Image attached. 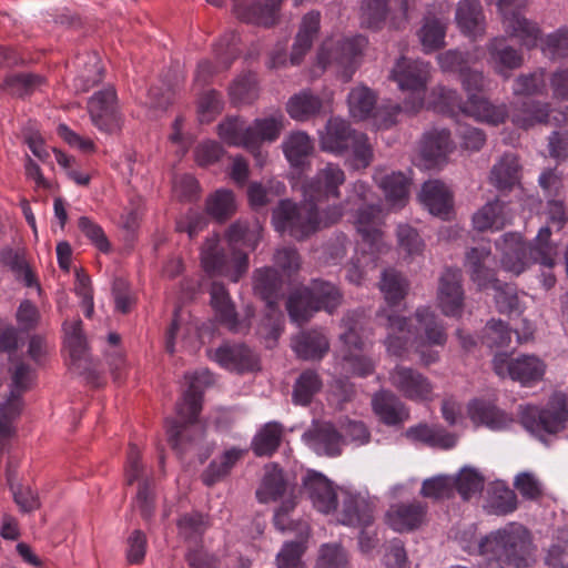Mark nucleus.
<instances>
[{"instance_id": "obj_1", "label": "nucleus", "mask_w": 568, "mask_h": 568, "mask_svg": "<svg viewBox=\"0 0 568 568\" xmlns=\"http://www.w3.org/2000/svg\"><path fill=\"white\" fill-rule=\"evenodd\" d=\"M379 288L388 305L383 308L378 316L385 317L387 336L385 346L388 354L396 357H405L408 348L414 347L419 354L424 365H430L438 359L437 352L426 351L430 346H443L447 335L436 314L427 306L416 310V326L408 323V318L394 314L393 307L397 306L406 296L408 291L407 280L393 268L382 273Z\"/></svg>"}, {"instance_id": "obj_2", "label": "nucleus", "mask_w": 568, "mask_h": 568, "mask_svg": "<svg viewBox=\"0 0 568 568\" xmlns=\"http://www.w3.org/2000/svg\"><path fill=\"white\" fill-rule=\"evenodd\" d=\"M231 254L221 246L220 235L209 236L200 251L203 271L210 276H225L236 283L248 270V254L242 248L254 251L261 239L262 227L257 222L236 221L225 233Z\"/></svg>"}, {"instance_id": "obj_3", "label": "nucleus", "mask_w": 568, "mask_h": 568, "mask_svg": "<svg viewBox=\"0 0 568 568\" xmlns=\"http://www.w3.org/2000/svg\"><path fill=\"white\" fill-rule=\"evenodd\" d=\"M468 552L477 551L485 557L503 560L514 568H528L536 561L537 547L531 532L521 524L509 523L490 531L474 547L465 546Z\"/></svg>"}, {"instance_id": "obj_4", "label": "nucleus", "mask_w": 568, "mask_h": 568, "mask_svg": "<svg viewBox=\"0 0 568 568\" xmlns=\"http://www.w3.org/2000/svg\"><path fill=\"white\" fill-rule=\"evenodd\" d=\"M317 203L303 202L297 205L290 200H282L272 214L274 229L282 234L287 233L296 240H303L341 221L348 207L345 202H341L320 210Z\"/></svg>"}, {"instance_id": "obj_5", "label": "nucleus", "mask_w": 568, "mask_h": 568, "mask_svg": "<svg viewBox=\"0 0 568 568\" xmlns=\"http://www.w3.org/2000/svg\"><path fill=\"white\" fill-rule=\"evenodd\" d=\"M185 378L189 381V388L178 404V415L183 423L174 419L165 422L169 442L179 454L204 436V428L196 423V418L202 409L203 389L213 382L212 374L207 369L185 375Z\"/></svg>"}, {"instance_id": "obj_6", "label": "nucleus", "mask_w": 568, "mask_h": 568, "mask_svg": "<svg viewBox=\"0 0 568 568\" xmlns=\"http://www.w3.org/2000/svg\"><path fill=\"white\" fill-rule=\"evenodd\" d=\"M489 246L473 247L466 254L465 266L469 273L470 280L479 290L491 287L495 290V302L497 310L509 316L520 315L523 306L517 294L516 287L508 283H500L496 278L495 270L491 268L493 261Z\"/></svg>"}, {"instance_id": "obj_7", "label": "nucleus", "mask_w": 568, "mask_h": 568, "mask_svg": "<svg viewBox=\"0 0 568 568\" xmlns=\"http://www.w3.org/2000/svg\"><path fill=\"white\" fill-rule=\"evenodd\" d=\"M322 151L334 155H349L353 168L362 169L371 164L373 149L366 134L355 131L342 118H331L320 132Z\"/></svg>"}, {"instance_id": "obj_8", "label": "nucleus", "mask_w": 568, "mask_h": 568, "mask_svg": "<svg viewBox=\"0 0 568 568\" xmlns=\"http://www.w3.org/2000/svg\"><path fill=\"white\" fill-rule=\"evenodd\" d=\"M429 103L439 112L462 113L490 125L501 124L508 116L506 104L495 105L487 99L475 94L469 95L467 101H463L456 90L444 85L433 88Z\"/></svg>"}, {"instance_id": "obj_9", "label": "nucleus", "mask_w": 568, "mask_h": 568, "mask_svg": "<svg viewBox=\"0 0 568 568\" xmlns=\"http://www.w3.org/2000/svg\"><path fill=\"white\" fill-rule=\"evenodd\" d=\"M365 324L366 316L363 311L345 314L341 324L344 332L339 335V345L336 349V359L342 363L343 369L359 377L368 376L375 369V363L364 353L362 333Z\"/></svg>"}, {"instance_id": "obj_10", "label": "nucleus", "mask_w": 568, "mask_h": 568, "mask_svg": "<svg viewBox=\"0 0 568 568\" xmlns=\"http://www.w3.org/2000/svg\"><path fill=\"white\" fill-rule=\"evenodd\" d=\"M371 189L367 183L356 181L345 199V204L361 205L354 215L353 223L362 236L364 243L369 245L373 253L383 254L389 247L383 241L381 225L383 222V211L379 205H366L369 200Z\"/></svg>"}, {"instance_id": "obj_11", "label": "nucleus", "mask_w": 568, "mask_h": 568, "mask_svg": "<svg viewBox=\"0 0 568 568\" xmlns=\"http://www.w3.org/2000/svg\"><path fill=\"white\" fill-rule=\"evenodd\" d=\"M389 79L397 84L398 90L407 93L404 100L405 110L417 112L425 104L432 65L420 59L400 57L390 70Z\"/></svg>"}, {"instance_id": "obj_12", "label": "nucleus", "mask_w": 568, "mask_h": 568, "mask_svg": "<svg viewBox=\"0 0 568 568\" xmlns=\"http://www.w3.org/2000/svg\"><path fill=\"white\" fill-rule=\"evenodd\" d=\"M341 300L342 295L335 285L316 280L311 287L295 290L287 300L286 308L291 320L302 325L320 310L333 313Z\"/></svg>"}, {"instance_id": "obj_13", "label": "nucleus", "mask_w": 568, "mask_h": 568, "mask_svg": "<svg viewBox=\"0 0 568 568\" xmlns=\"http://www.w3.org/2000/svg\"><path fill=\"white\" fill-rule=\"evenodd\" d=\"M349 115L355 121H369L376 130H387L396 124L402 112L398 103L377 104L376 93L366 85L353 88L347 97Z\"/></svg>"}, {"instance_id": "obj_14", "label": "nucleus", "mask_w": 568, "mask_h": 568, "mask_svg": "<svg viewBox=\"0 0 568 568\" xmlns=\"http://www.w3.org/2000/svg\"><path fill=\"white\" fill-rule=\"evenodd\" d=\"M281 280L273 267H262L253 274V288L267 307L266 317L261 326L260 333L267 341V347H272L283 331L284 316L278 308V291Z\"/></svg>"}, {"instance_id": "obj_15", "label": "nucleus", "mask_w": 568, "mask_h": 568, "mask_svg": "<svg viewBox=\"0 0 568 568\" xmlns=\"http://www.w3.org/2000/svg\"><path fill=\"white\" fill-rule=\"evenodd\" d=\"M519 418L528 433L545 442L547 435L565 428L568 420L566 397L564 394H555L541 408L532 405L520 407Z\"/></svg>"}, {"instance_id": "obj_16", "label": "nucleus", "mask_w": 568, "mask_h": 568, "mask_svg": "<svg viewBox=\"0 0 568 568\" xmlns=\"http://www.w3.org/2000/svg\"><path fill=\"white\" fill-rule=\"evenodd\" d=\"M10 373V392L0 405V440L13 433L12 423L20 415L22 394L31 388L36 377L34 371L21 361L12 365Z\"/></svg>"}, {"instance_id": "obj_17", "label": "nucleus", "mask_w": 568, "mask_h": 568, "mask_svg": "<svg viewBox=\"0 0 568 568\" xmlns=\"http://www.w3.org/2000/svg\"><path fill=\"white\" fill-rule=\"evenodd\" d=\"M498 11L506 33L517 39L523 47L530 50L537 44L540 28L537 22L527 19L521 10L527 7V0H498Z\"/></svg>"}, {"instance_id": "obj_18", "label": "nucleus", "mask_w": 568, "mask_h": 568, "mask_svg": "<svg viewBox=\"0 0 568 568\" xmlns=\"http://www.w3.org/2000/svg\"><path fill=\"white\" fill-rule=\"evenodd\" d=\"M88 112L92 124L102 133L121 132L124 118L118 104L116 92L108 87L95 92L88 101Z\"/></svg>"}, {"instance_id": "obj_19", "label": "nucleus", "mask_w": 568, "mask_h": 568, "mask_svg": "<svg viewBox=\"0 0 568 568\" xmlns=\"http://www.w3.org/2000/svg\"><path fill=\"white\" fill-rule=\"evenodd\" d=\"M366 44L367 40L363 36L336 40L328 38L324 40L317 52V63L322 69H325L328 64L336 63L352 73Z\"/></svg>"}, {"instance_id": "obj_20", "label": "nucleus", "mask_w": 568, "mask_h": 568, "mask_svg": "<svg viewBox=\"0 0 568 568\" xmlns=\"http://www.w3.org/2000/svg\"><path fill=\"white\" fill-rule=\"evenodd\" d=\"M346 180L343 169L332 162L316 171L302 186L303 202H325L341 196L339 187Z\"/></svg>"}, {"instance_id": "obj_21", "label": "nucleus", "mask_w": 568, "mask_h": 568, "mask_svg": "<svg viewBox=\"0 0 568 568\" xmlns=\"http://www.w3.org/2000/svg\"><path fill=\"white\" fill-rule=\"evenodd\" d=\"M493 366L498 376L503 378L508 376L524 386L540 381L546 372V364L535 355L509 358L506 354H497Z\"/></svg>"}, {"instance_id": "obj_22", "label": "nucleus", "mask_w": 568, "mask_h": 568, "mask_svg": "<svg viewBox=\"0 0 568 568\" xmlns=\"http://www.w3.org/2000/svg\"><path fill=\"white\" fill-rule=\"evenodd\" d=\"M389 382L409 400L423 403L434 399L433 383L417 369L397 365L389 372Z\"/></svg>"}, {"instance_id": "obj_23", "label": "nucleus", "mask_w": 568, "mask_h": 568, "mask_svg": "<svg viewBox=\"0 0 568 568\" xmlns=\"http://www.w3.org/2000/svg\"><path fill=\"white\" fill-rule=\"evenodd\" d=\"M141 454L136 445L130 444L126 465H125V480L128 485L139 483V488L135 497V505L140 509L144 518H149L154 509V493L152 489V479L144 476V468L140 463Z\"/></svg>"}, {"instance_id": "obj_24", "label": "nucleus", "mask_w": 568, "mask_h": 568, "mask_svg": "<svg viewBox=\"0 0 568 568\" xmlns=\"http://www.w3.org/2000/svg\"><path fill=\"white\" fill-rule=\"evenodd\" d=\"M428 507L422 500L400 501L389 506L385 524L396 532H410L427 523Z\"/></svg>"}, {"instance_id": "obj_25", "label": "nucleus", "mask_w": 568, "mask_h": 568, "mask_svg": "<svg viewBox=\"0 0 568 568\" xmlns=\"http://www.w3.org/2000/svg\"><path fill=\"white\" fill-rule=\"evenodd\" d=\"M463 272L458 267H447L439 277L437 304L443 314L460 317L464 310Z\"/></svg>"}, {"instance_id": "obj_26", "label": "nucleus", "mask_w": 568, "mask_h": 568, "mask_svg": "<svg viewBox=\"0 0 568 568\" xmlns=\"http://www.w3.org/2000/svg\"><path fill=\"white\" fill-rule=\"evenodd\" d=\"M237 42L239 36L235 32L225 34L213 49L216 63L201 61L195 72V82L205 84L215 73L227 70L240 52Z\"/></svg>"}, {"instance_id": "obj_27", "label": "nucleus", "mask_w": 568, "mask_h": 568, "mask_svg": "<svg viewBox=\"0 0 568 568\" xmlns=\"http://www.w3.org/2000/svg\"><path fill=\"white\" fill-rule=\"evenodd\" d=\"M450 132L446 129L427 131L419 146L420 163L424 169H438L446 163L447 155L453 151Z\"/></svg>"}, {"instance_id": "obj_28", "label": "nucleus", "mask_w": 568, "mask_h": 568, "mask_svg": "<svg viewBox=\"0 0 568 568\" xmlns=\"http://www.w3.org/2000/svg\"><path fill=\"white\" fill-rule=\"evenodd\" d=\"M375 503L362 494L344 491L337 521L349 527H369L374 523Z\"/></svg>"}, {"instance_id": "obj_29", "label": "nucleus", "mask_w": 568, "mask_h": 568, "mask_svg": "<svg viewBox=\"0 0 568 568\" xmlns=\"http://www.w3.org/2000/svg\"><path fill=\"white\" fill-rule=\"evenodd\" d=\"M496 248L500 252L501 267L508 273L519 275L531 265L520 233H505L496 242Z\"/></svg>"}, {"instance_id": "obj_30", "label": "nucleus", "mask_w": 568, "mask_h": 568, "mask_svg": "<svg viewBox=\"0 0 568 568\" xmlns=\"http://www.w3.org/2000/svg\"><path fill=\"white\" fill-rule=\"evenodd\" d=\"M284 129V115L280 112L264 118H256L250 123L251 153L254 155L257 165L262 166L266 155L261 151L263 143L275 142Z\"/></svg>"}, {"instance_id": "obj_31", "label": "nucleus", "mask_w": 568, "mask_h": 568, "mask_svg": "<svg viewBox=\"0 0 568 568\" xmlns=\"http://www.w3.org/2000/svg\"><path fill=\"white\" fill-rule=\"evenodd\" d=\"M64 348L69 354L70 367L78 374L91 372L87 342L82 333L81 320L65 321L63 324Z\"/></svg>"}, {"instance_id": "obj_32", "label": "nucleus", "mask_w": 568, "mask_h": 568, "mask_svg": "<svg viewBox=\"0 0 568 568\" xmlns=\"http://www.w3.org/2000/svg\"><path fill=\"white\" fill-rule=\"evenodd\" d=\"M211 306L216 320L233 333H241L248 328L246 318L240 320L231 296L221 283L214 282L210 288Z\"/></svg>"}, {"instance_id": "obj_33", "label": "nucleus", "mask_w": 568, "mask_h": 568, "mask_svg": "<svg viewBox=\"0 0 568 568\" xmlns=\"http://www.w3.org/2000/svg\"><path fill=\"white\" fill-rule=\"evenodd\" d=\"M303 487L314 508L323 514L336 510L337 494L333 483L323 474L310 470L303 478Z\"/></svg>"}, {"instance_id": "obj_34", "label": "nucleus", "mask_w": 568, "mask_h": 568, "mask_svg": "<svg viewBox=\"0 0 568 568\" xmlns=\"http://www.w3.org/2000/svg\"><path fill=\"white\" fill-rule=\"evenodd\" d=\"M418 199L430 214L443 220L449 219L454 207L453 193L442 181H426L422 186Z\"/></svg>"}, {"instance_id": "obj_35", "label": "nucleus", "mask_w": 568, "mask_h": 568, "mask_svg": "<svg viewBox=\"0 0 568 568\" xmlns=\"http://www.w3.org/2000/svg\"><path fill=\"white\" fill-rule=\"evenodd\" d=\"M213 359L222 367L239 373L254 371L258 362L256 355L243 344H223L215 349Z\"/></svg>"}, {"instance_id": "obj_36", "label": "nucleus", "mask_w": 568, "mask_h": 568, "mask_svg": "<svg viewBox=\"0 0 568 568\" xmlns=\"http://www.w3.org/2000/svg\"><path fill=\"white\" fill-rule=\"evenodd\" d=\"M455 22L463 34L476 40L486 32V19L478 0H462L455 13Z\"/></svg>"}, {"instance_id": "obj_37", "label": "nucleus", "mask_w": 568, "mask_h": 568, "mask_svg": "<svg viewBox=\"0 0 568 568\" xmlns=\"http://www.w3.org/2000/svg\"><path fill=\"white\" fill-rule=\"evenodd\" d=\"M282 1L283 0H266L265 3L258 1L236 2L234 4V13L244 22L271 27L277 20Z\"/></svg>"}, {"instance_id": "obj_38", "label": "nucleus", "mask_w": 568, "mask_h": 568, "mask_svg": "<svg viewBox=\"0 0 568 568\" xmlns=\"http://www.w3.org/2000/svg\"><path fill=\"white\" fill-rule=\"evenodd\" d=\"M373 410L376 416L388 426H396L409 418L405 404L392 392L381 390L373 396Z\"/></svg>"}, {"instance_id": "obj_39", "label": "nucleus", "mask_w": 568, "mask_h": 568, "mask_svg": "<svg viewBox=\"0 0 568 568\" xmlns=\"http://www.w3.org/2000/svg\"><path fill=\"white\" fill-rule=\"evenodd\" d=\"M303 438L317 455L336 456L341 453L343 437L329 423L315 425Z\"/></svg>"}, {"instance_id": "obj_40", "label": "nucleus", "mask_w": 568, "mask_h": 568, "mask_svg": "<svg viewBox=\"0 0 568 568\" xmlns=\"http://www.w3.org/2000/svg\"><path fill=\"white\" fill-rule=\"evenodd\" d=\"M296 356L304 361H321L329 351V341L321 329L301 332L292 339Z\"/></svg>"}, {"instance_id": "obj_41", "label": "nucleus", "mask_w": 568, "mask_h": 568, "mask_svg": "<svg viewBox=\"0 0 568 568\" xmlns=\"http://www.w3.org/2000/svg\"><path fill=\"white\" fill-rule=\"evenodd\" d=\"M550 111L548 102L528 100L513 104L510 119L517 128L529 130L538 124H547Z\"/></svg>"}, {"instance_id": "obj_42", "label": "nucleus", "mask_w": 568, "mask_h": 568, "mask_svg": "<svg viewBox=\"0 0 568 568\" xmlns=\"http://www.w3.org/2000/svg\"><path fill=\"white\" fill-rule=\"evenodd\" d=\"M520 171L518 156L514 153H505L493 165L489 182L500 192L510 191L520 184Z\"/></svg>"}, {"instance_id": "obj_43", "label": "nucleus", "mask_w": 568, "mask_h": 568, "mask_svg": "<svg viewBox=\"0 0 568 568\" xmlns=\"http://www.w3.org/2000/svg\"><path fill=\"white\" fill-rule=\"evenodd\" d=\"M489 52V61L495 71L504 77L509 78V71L518 69L524 63V57L520 51L505 44L504 38H494L487 44Z\"/></svg>"}, {"instance_id": "obj_44", "label": "nucleus", "mask_w": 568, "mask_h": 568, "mask_svg": "<svg viewBox=\"0 0 568 568\" xmlns=\"http://www.w3.org/2000/svg\"><path fill=\"white\" fill-rule=\"evenodd\" d=\"M375 182L383 190L385 199L392 209L398 210L406 205L409 195V179L400 172L390 174L376 173Z\"/></svg>"}, {"instance_id": "obj_45", "label": "nucleus", "mask_w": 568, "mask_h": 568, "mask_svg": "<svg viewBox=\"0 0 568 568\" xmlns=\"http://www.w3.org/2000/svg\"><path fill=\"white\" fill-rule=\"evenodd\" d=\"M320 26L321 13L318 11H311L303 17L291 52V64L297 65L302 62L304 55L312 48L313 41L320 31Z\"/></svg>"}, {"instance_id": "obj_46", "label": "nucleus", "mask_w": 568, "mask_h": 568, "mask_svg": "<svg viewBox=\"0 0 568 568\" xmlns=\"http://www.w3.org/2000/svg\"><path fill=\"white\" fill-rule=\"evenodd\" d=\"M526 247L530 264H539L549 270L555 266L558 247L551 241L550 226L540 227L535 239L526 243Z\"/></svg>"}, {"instance_id": "obj_47", "label": "nucleus", "mask_w": 568, "mask_h": 568, "mask_svg": "<svg viewBox=\"0 0 568 568\" xmlns=\"http://www.w3.org/2000/svg\"><path fill=\"white\" fill-rule=\"evenodd\" d=\"M469 418L476 425H485L493 430H500L511 423L505 412L498 409L493 403L475 399L468 404Z\"/></svg>"}, {"instance_id": "obj_48", "label": "nucleus", "mask_w": 568, "mask_h": 568, "mask_svg": "<svg viewBox=\"0 0 568 568\" xmlns=\"http://www.w3.org/2000/svg\"><path fill=\"white\" fill-rule=\"evenodd\" d=\"M405 436L429 447L449 449L456 445L457 438L440 426L418 424L406 429Z\"/></svg>"}, {"instance_id": "obj_49", "label": "nucleus", "mask_w": 568, "mask_h": 568, "mask_svg": "<svg viewBox=\"0 0 568 568\" xmlns=\"http://www.w3.org/2000/svg\"><path fill=\"white\" fill-rule=\"evenodd\" d=\"M509 222L506 205L498 199L487 202L473 215V225L477 231H499Z\"/></svg>"}, {"instance_id": "obj_50", "label": "nucleus", "mask_w": 568, "mask_h": 568, "mask_svg": "<svg viewBox=\"0 0 568 568\" xmlns=\"http://www.w3.org/2000/svg\"><path fill=\"white\" fill-rule=\"evenodd\" d=\"M220 139L230 146L244 148L251 152L250 124L242 118L230 116L217 125Z\"/></svg>"}, {"instance_id": "obj_51", "label": "nucleus", "mask_w": 568, "mask_h": 568, "mask_svg": "<svg viewBox=\"0 0 568 568\" xmlns=\"http://www.w3.org/2000/svg\"><path fill=\"white\" fill-rule=\"evenodd\" d=\"M485 510L490 515L505 516L517 508V496L504 483L497 481L488 489Z\"/></svg>"}, {"instance_id": "obj_52", "label": "nucleus", "mask_w": 568, "mask_h": 568, "mask_svg": "<svg viewBox=\"0 0 568 568\" xmlns=\"http://www.w3.org/2000/svg\"><path fill=\"white\" fill-rule=\"evenodd\" d=\"M448 22L440 18L427 16L418 31V38L424 52L430 53L445 45Z\"/></svg>"}, {"instance_id": "obj_53", "label": "nucleus", "mask_w": 568, "mask_h": 568, "mask_svg": "<svg viewBox=\"0 0 568 568\" xmlns=\"http://www.w3.org/2000/svg\"><path fill=\"white\" fill-rule=\"evenodd\" d=\"M549 78L545 68L519 74L513 84L514 95H547Z\"/></svg>"}, {"instance_id": "obj_54", "label": "nucleus", "mask_w": 568, "mask_h": 568, "mask_svg": "<svg viewBox=\"0 0 568 568\" xmlns=\"http://www.w3.org/2000/svg\"><path fill=\"white\" fill-rule=\"evenodd\" d=\"M45 80L39 74L19 72L8 74L2 84L1 90L11 97L22 98L32 94L44 84Z\"/></svg>"}, {"instance_id": "obj_55", "label": "nucleus", "mask_w": 568, "mask_h": 568, "mask_svg": "<svg viewBox=\"0 0 568 568\" xmlns=\"http://www.w3.org/2000/svg\"><path fill=\"white\" fill-rule=\"evenodd\" d=\"M245 450L232 447L220 457L213 459L202 474V480L206 486H212L229 475L234 465L242 458Z\"/></svg>"}, {"instance_id": "obj_56", "label": "nucleus", "mask_w": 568, "mask_h": 568, "mask_svg": "<svg viewBox=\"0 0 568 568\" xmlns=\"http://www.w3.org/2000/svg\"><path fill=\"white\" fill-rule=\"evenodd\" d=\"M322 109V100L304 90L290 98L286 104L288 115L296 121H306Z\"/></svg>"}, {"instance_id": "obj_57", "label": "nucleus", "mask_w": 568, "mask_h": 568, "mask_svg": "<svg viewBox=\"0 0 568 568\" xmlns=\"http://www.w3.org/2000/svg\"><path fill=\"white\" fill-rule=\"evenodd\" d=\"M283 435L282 425L276 422L266 423L254 436L252 450L256 456H271L280 446Z\"/></svg>"}, {"instance_id": "obj_58", "label": "nucleus", "mask_w": 568, "mask_h": 568, "mask_svg": "<svg viewBox=\"0 0 568 568\" xmlns=\"http://www.w3.org/2000/svg\"><path fill=\"white\" fill-rule=\"evenodd\" d=\"M286 491V484L282 470L276 465H270L265 469L262 484L256 491L261 503L275 501Z\"/></svg>"}, {"instance_id": "obj_59", "label": "nucleus", "mask_w": 568, "mask_h": 568, "mask_svg": "<svg viewBox=\"0 0 568 568\" xmlns=\"http://www.w3.org/2000/svg\"><path fill=\"white\" fill-rule=\"evenodd\" d=\"M285 158L293 166H300L304 160L311 154L313 143L305 132L291 133L282 144Z\"/></svg>"}, {"instance_id": "obj_60", "label": "nucleus", "mask_w": 568, "mask_h": 568, "mask_svg": "<svg viewBox=\"0 0 568 568\" xmlns=\"http://www.w3.org/2000/svg\"><path fill=\"white\" fill-rule=\"evenodd\" d=\"M323 386L320 375L313 369L304 371L295 382L293 389V400L295 404L306 406L314 395L317 394Z\"/></svg>"}, {"instance_id": "obj_61", "label": "nucleus", "mask_w": 568, "mask_h": 568, "mask_svg": "<svg viewBox=\"0 0 568 568\" xmlns=\"http://www.w3.org/2000/svg\"><path fill=\"white\" fill-rule=\"evenodd\" d=\"M229 94L234 105L250 104L258 95L257 81L254 73H246L236 78L230 85Z\"/></svg>"}, {"instance_id": "obj_62", "label": "nucleus", "mask_w": 568, "mask_h": 568, "mask_svg": "<svg viewBox=\"0 0 568 568\" xmlns=\"http://www.w3.org/2000/svg\"><path fill=\"white\" fill-rule=\"evenodd\" d=\"M538 44L544 55L551 60L568 58V28H559L545 38H541L540 32L534 48Z\"/></svg>"}, {"instance_id": "obj_63", "label": "nucleus", "mask_w": 568, "mask_h": 568, "mask_svg": "<svg viewBox=\"0 0 568 568\" xmlns=\"http://www.w3.org/2000/svg\"><path fill=\"white\" fill-rule=\"evenodd\" d=\"M397 247L405 258L413 260L423 254L425 243L417 230L408 224H399L396 231Z\"/></svg>"}, {"instance_id": "obj_64", "label": "nucleus", "mask_w": 568, "mask_h": 568, "mask_svg": "<svg viewBox=\"0 0 568 568\" xmlns=\"http://www.w3.org/2000/svg\"><path fill=\"white\" fill-rule=\"evenodd\" d=\"M389 0H363L361 6V23L365 28L379 29L388 14Z\"/></svg>"}]
</instances>
